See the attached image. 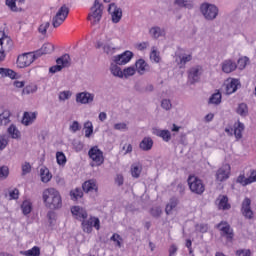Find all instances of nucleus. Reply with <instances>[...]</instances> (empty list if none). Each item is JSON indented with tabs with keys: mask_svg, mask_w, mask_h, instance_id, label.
Returning <instances> with one entry per match:
<instances>
[{
	"mask_svg": "<svg viewBox=\"0 0 256 256\" xmlns=\"http://www.w3.org/2000/svg\"><path fill=\"white\" fill-rule=\"evenodd\" d=\"M88 155H89L90 159H92V161L94 163H96L97 167H99V166L103 165V163H105V157L103 156V151H101V149H99L98 146L92 147L88 151Z\"/></svg>",
	"mask_w": 256,
	"mask_h": 256,
	"instance_id": "nucleus-9",
	"label": "nucleus"
},
{
	"mask_svg": "<svg viewBox=\"0 0 256 256\" xmlns=\"http://www.w3.org/2000/svg\"><path fill=\"white\" fill-rule=\"evenodd\" d=\"M141 151H151L153 149V139L151 137H144L139 144Z\"/></svg>",
	"mask_w": 256,
	"mask_h": 256,
	"instance_id": "nucleus-27",
	"label": "nucleus"
},
{
	"mask_svg": "<svg viewBox=\"0 0 256 256\" xmlns=\"http://www.w3.org/2000/svg\"><path fill=\"white\" fill-rule=\"evenodd\" d=\"M188 185L190 191L195 193V195H203V193H205V184H203V180L195 176H190L188 178Z\"/></svg>",
	"mask_w": 256,
	"mask_h": 256,
	"instance_id": "nucleus-4",
	"label": "nucleus"
},
{
	"mask_svg": "<svg viewBox=\"0 0 256 256\" xmlns=\"http://www.w3.org/2000/svg\"><path fill=\"white\" fill-rule=\"evenodd\" d=\"M137 70L135 69V67L130 66L128 68H125L122 73H123V77H125L127 79V77H133V75H135V72Z\"/></svg>",
	"mask_w": 256,
	"mask_h": 256,
	"instance_id": "nucleus-46",
	"label": "nucleus"
},
{
	"mask_svg": "<svg viewBox=\"0 0 256 256\" xmlns=\"http://www.w3.org/2000/svg\"><path fill=\"white\" fill-rule=\"evenodd\" d=\"M0 43L2 44L4 53H9L13 49V40L7 36L0 38Z\"/></svg>",
	"mask_w": 256,
	"mask_h": 256,
	"instance_id": "nucleus-28",
	"label": "nucleus"
},
{
	"mask_svg": "<svg viewBox=\"0 0 256 256\" xmlns=\"http://www.w3.org/2000/svg\"><path fill=\"white\" fill-rule=\"evenodd\" d=\"M153 133L157 137H161L163 141H166V142L171 141V132L169 130L154 129Z\"/></svg>",
	"mask_w": 256,
	"mask_h": 256,
	"instance_id": "nucleus-29",
	"label": "nucleus"
},
{
	"mask_svg": "<svg viewBox=\"0 0 256 256\" xmlns=\"http://www.w3.org/2000/svg\"><path fill=\"white\" fill-rule=\"evenodd\" d=\"M241 212L245 219H253V210H251V199L245 198L242 201Z\"/></svg>",
	"mask_w": 256,
	"mask_h": 256,
	"instance_id": "nucleus-16",
	"label": "nucleus"
},
{
	"mask_svg": "<svg viewBox=\"0 0 256 256\" xmlns=\"http://www.w3.org/2000/svg\"><path fill=\"white\" fill-rule=\"evenodd\" d=\"M9 145V137L7 135H0V151Z\"/></svg>",
	"mask_w": 256,
	"mask_h": 256,
	"instance_id": "nucleus-50",
	"label": "nucleus"
},
{
	"mask_svg": "<svg viewBox=\"0 0 256 256\" xmlns=\"http://www.w3.org/2000/svg\"><path fill=\"white\" fill-rule=\"evenodd\" d=\"M56 161L58 165H65L67 163V157L63 152H57L56 153Z\"/></svg>",
	"mask_w": 256,
	"mask_h": 256,
	"instance_id": "nucleus-45",
	"label": "nucleus"
},
{
	"mask_svg": "<svg viewBox=\"0 0 256 256\" xmlns=\"http://www.w3.org/2000/svg\"><path fill=\"white\" fill-rule=\"evenodd\" d=\"M1 77H9L10 79H15L17 73L9 68H0Z\"/></svg>",
	"mask_w": 256,
	"mask_h": 256,
	"instance_id": "nucleus-38",
	"label": "nucleus"
},
{
	"mask_svg": "<svg viewBox=\"0 0 256 256\" xmlns=\"http://www.w3.org/2000/svg\"><path fill=\"white\" fill-rule=\"evenodd\" d=\"M11 111L5 109L1 114H0V126L3 125H9L11 123Z\"/></svg>",
	"mask_w": 256,
	"mask_h": 256,
	"instance_id": "nucleus-30",
	"label": "nucleus"
},
{
	"mask_svg": "<svg viewBox=\"0 0 256 256\" xmlns=\"http://www.w3.org/2000/svg\"><path fill=\"white\" fill-rule=\"evenodd\" d=\"M241 87V82L239 79H232L230 82L226 84V95H231L235 93Z\"/></svg>",
	"mask_w": 256,
	"mask_h": 256,
	"instance_id": "nucleus-23",
	"label": "nucleus"
},
{
	"mask_svg": "<svg viewBox=\"0 0 256 256\" xmlns=\"http://www.w3.org/2000/svg\"><path fill=\"white\" fill-rule=\"evenodd\" d=\"M236 69H237V63H235V61L231 59L225 60L222 63L223 73H233V71H235Z\"/></svg>",
	"mask_w": 256,
	"mask_h": 256,
	"instance_id": "nucleus-25",
	"label": "nucleus"
},
{
	"mask_svg": "<svg viewBox=\"0 0 256 256\" xmlns=\"http://www.w3.org/2000/svg\"><path fill=\"white\" fill-rule=\"evenodd\" d=\"M209 103L219 105L221 103V94L219 92L213 94L209 99Z\"/></svg>",
	"mask_w": 256,
	"mask_h": 256,
	"instance_id": "nucleus-48",
	"label": "nucleus"
},
{
	"mask_svg": "<svg viewBox=\"0 0 256 256\" xmlns=\"http://www.w3.org/2000/svg\"><path fill=\"white\" fill-rule=\"evenodd\" d=\"M7 133L10 135L12 139H21V132L17 129V126L14 124L10 125L7 129Z\"/></svg>",
	"mask_w": 256,
	"mask_h": 256,
	"instance_id": "nucleus-32",
	"label": "nucleus"
},
{
	"mask_svg": "<svg viewBox=\"0 0 256 256\" xmlns=\"http://www.w3.org/2000/svg\"><path fill=\"white\" fill-rule=\"evenodd\" d=\"M248 183H255L256 181V170L252 171L250 176L247 178Z\"/></svg>",
	"mask_w": 256,
	"mask_h": 256,
	"instance_id": "nucleus-64",
	"label": "nucleus"
},
{
	"mask_svg": "<svg viewBox=\"0 0 256 256\" xmlns=\"http://www.w3.org/2000/svg\"><path fill=\"white\" fill-rule=\"evenodd\" d=\"M161 213H162L161 208H152L151 209V215L153 217H161Z\"/></svg>",
	"mask_w": 256,
	"mask_h": 256,
	"instance_id": "nucleus-63",
	"label": "nucleus"
},
{
	"mask_svg": "<svg viewBox=\"0 0 256 256\" xmlns=\"http://www.w3.org/2000/svg\"><path fill=\"white\" fill-rule=\"evenodd\" d=\"M108 13L111 14L112 23H119V21H121V17H123V10L117 7V4L115 3L109 4Z\"/></svg>",
	"mask_w": 256,
	"mask_h": 256,
	"instance_id": "nucleus-15",
	"label": "nucleus"
},
{
	"mask_svg": "<svg viewBox=\"0 0 256 256\" xmlns=\"http://www.w3.org/2000/svg\"><path fill=\"white\" fill-rule=\"evenodd\" d=\"M21 209H22L23 215H29L32 209L31 202L25 200L21 205Z\"/></svg>",
	"mask_w": 256,
	"mask_h": 256,
	"instance_id": "nucleus-43",
	"label": "nucleus"
},
{
	"mask_svg": "<svg viewBox=\"0 0 256 256\" xmlns=\"http://www.w3.org/2000/svg\"><path fill=\"white\" fill-rule=\"evenodd\" d=\"M55 51V46L51 43L44 44L39 50H36L34 54L36 55L37 59L41 57V55H49V53H53Z\"/></svg>",
	"mask_w": 256,
	"mask_h": 256,
	"instance_id": "nucleus-20",
	"label": "nucleus"
},
{
	"mask_svg": "<svg viewBox=\"0 0 256 256\" xmlns=\"http://www.w3.org/2000/svg\"><path fill=\"white\" fill-rule=\"evenodd\" d=\"M6 5L7 7H9V9L11 11H13L14 13H19L21 11H23V9L17 7V2L16 0H6Z\"/></svg>",
	"mask_w": 256,
	"mask_h": 256,
	"instance_id": "nucleus-42",
	"label": "nucleus"
},
{
	"mask_svg": "<svg viewBox=\"0 0 256 256\" xmlns=\"http://www.w3.org/2000/svg\"><path fill=\"white\" fill-rule=\"evenodd\" d=\"M37 91V86L36 85H29L26 86L22 90V95H30V93H35Z\"/></svg>",
	"mask_w": 256,
	"mask_h": 256,
	"instance_id": "nucleus-51",
	"label": "nucleus"
},
{
	"mask_svg": "<svg viewBox=\"0 0 256 256\" xmlns=\"http://www.w3.org/2000/svg\"><path fill=\"white\" fill-rule=\"evenodd\" d=\"M237 256H251V250L249 249H241L236 252Z\"/></svg>",
	"mask_w": 256,
	"mask_h": 256,
	"instance_id": "nucleus-61",
	"label": "nucleus"
},
{
	"mask_svg": "<svg viewBox=\"0 0 256 256\" xmlns=\"http://www.w3.org/2000/svg\"><path fill=\"white\" fill-rule=\"evenodd\" d=\"M40 177H41V181L43 183H49L53 176L51 175V172H49V169L41 168V170H40Z\"/></svg>",
	"mask_w": 256,
	"mask_h": 256,
	"instance_id": "nucleus-35",
	"label": "nucleus"
},
{
	"mask_svg": "<svg viewBox=\"0 0 256 256\" xmlns=\"http://www.w3.org/2000/svg\"><path fill=\"white\" fill-rule=\"evenodd\" d=\"M243 131H245V124L238 122V124L234 126V135L237 141L243 138Z\"/></svg>",
	"mask_w": 256,
	"mask_h": 256,
	"instance_id": "nucleus-31",
	"label": "nucleus"
},
{
	"mask_svg": "<svg viewBox=\"0 0 256 256\" xmlns=\"http://www.w3.org/2000/svg\"><path fill=\"white\" fill-rule=\"evenodd\" d=\"M131 175L135 179H139V177L141 175V168L137 165H132L131 166Z\"/></svg>",
	"mask_w": 256,
	"mask_h": 256,
	"instance_id": "nucleus-49",
	"label": "nucleus"
},
{
	"mask_svg": "<svg viewBox=\"0 0 256 256\" xmlns=\"http://www.w3.org/2000/svg\"><path fill=\"white\" fill-rule=\"evenodd\" d=\"M9 177V167L2 166L0 167V181H3Z\"/></svg>",
	"mask_w": 256,
	"mask_h": 256,
	"instance_id": "nucleus-47",
	"label": "nucleus"
},
{
	"mask_svg": "<svg viewBox=\"0 0 256 256\" xmlns=\"http://www.w3.org/2000/svg\"><path fill=\"white\" fill-rule=\"evenodd\" d=\"M119 64H116L115 62L110 65V71L114 77H119L120 79H123V71L121 70V67L118 66Z\"/></svg>",
	"mask_w": 256,
	"mask_h": 256,
	"instance_id": "nucleus-34",
	"label": "nucleus"
},
{
	"mask_svg": "<svg viewBox=\"0 0 256 256\" xmlns=\"http://www.w3.org/2000/svg\"><path fill=\"white\" fill-rule=\"evenodd\" d=\"M71 213L79 221L85 220V219H87V217H89V214L87 213V210H85L84 208H82L80 206L72 207L71 208Z\"/></svg>",
	"mask_w": 256,
	"mask_h": 256,
	"instance_id": "nucleus-17",
	"label": "nucleus"
},
{
	"mask_svg": "<svg viewBox=\"0 0 256 256\" xmlns=\"http://www.w3.org/2000/svg\"><path fill=\"white\" fill-rule=\"evenodd\" d=\"M216 203L218 205V209L221 211H229L231 209V204H229V198L226 195H220Z\"/></svg>",
	"mask_w": 256,
	"mask_h": 256,
	"instance_id": "nucleus-19",
	"label": "nucleus"
},
{
	"mask_svg": "<svg viewBox=\"0 0 256 256\" xmlns=\"http://www.w3.org/2000/svg\"><path fill=\"white\" fill-rule=\"evenodd\" d=\"M71 91H62L59 93V101H67V99H71Z\"/></svg>",
	"mask_w": 256,
	"mask_h": 256,
	"instance_id": "nucleus-52",
	"label": "nucleus"
},
{
	"mask_svg": "<svg viewBox=\"0 0 256 256\" xmlns=\"http://www.w3.org/2000/svg\"><path fill=\"white\" fill-rule=\"evenodd\" d=\"M68 15H69V7H67V5L61 6V8L56 13V15L52 18L53 27L57 29V27H60V25H63Z\"/></svg>",
	"mask_w": 256,
	"mask_h": 256,
	"instance_id": "nucleus-6",
	"label": "nucleus"
},
{
	"mask_svg": "<svg viewBox=\"0 0 256 256\" xmlns=\"http://www.w3.org/2000/svg\"><path fill=\"white\" fill-rule=\"evenodd\" d=\"M82 189L85 193H97L99 186L96 180L91 179L83 183Z\"/></svg>",
	"mask_w": 256,
	"mask_h": 256,
	"instance_id": "nucleus-18",
	"label": "nucleus"
},
{
	"mask_svg": "<svg viewBox=\"0 0 256 256\" xmlns=\"http://www.w3.org/2000/svg\"><path fill=\"white\" fill-rule=\"evenodd\" d=\"M161 107H162V109H165L166 111L171 110V107H172L171 100L163 99L161 102Z\"/></svg>",
	"mask_w": 256,
	"mask_h": 256,
	"instance_id": "nucleus-57",
	"label": "nucleus"
},
{
	"mask_svg": "<svg viewBox=\"0 0 256 256\" xmlns=\"http://www.w3.org/2000/svg\"><path fill=\"white\" fill-rule=\"evenodd\" d=\"M85 137L89 139L93 135V122L87 121L84 123Z\"/></svg>",
	"mask_w": 256,
	"mask_h": 256,
	"instance_id": "nucleus-41",
	"label": "nucleus"
},
{
	"mask_svg": "<svg viewBox=\"0 0 256 256\" xmlns=\"http://www.w3.org/2000/svg\"><path fill=\"white\" fill-rule=\"evenodd\" d=\"M192 60H193V55L191 54H180L176 56V59H175L180 69L185 68V65H187V63H189Z\"/></svg>",
	"mask_w": 256,
	"mask_h": 256,
	"instance_id": "nucleus-21",
	"label": "nucleus"
},
{
	"mask_svg": "<svg viewBox=\"0 0 256 256\" xmlns=\"http://www.w3.org/2000/svg\"><path fill=\"white\" fill-rule=\"evenodd\" d=\"M133 59V52L127 50L120 55H116L112 58L113 63L116 65H127L129 61Z\"/></svg>",
	"mask_w": 256,
	"mask_h": 256,
	"instance_id": "nucleus-13",
	"label": "nucleus"
},
{
	"mask_svg": "<svg viewBox=\"0 0 256 256\" xmlns=\"http://www.w3.org/2000/svg\"><path fill=\"white\" fill-rule=\"evenodd\" d=\"M42 199L44 201L45 207L55 211L63 207V199L61 198V193L55 188H48L43 191Z\"/></svg>",
	"mask_w": 256,
	"mask_h": 256,
	"instance_id": "nucleus-1",
	"label": "nucleus"
},
{
	"mask_svg": "<svg viewBox=\"0 0 256 256\" xmlns=\"http://www.w3.org/2000/svg\"><path fill=\"white\" fill-rule=\"evenodd\" d=\"M236 113H238V115L241 117H247L249 115V108L245 103H241L238 105Z\"/></svg>",
	"mask_w": 256,
	"mask_h": 256,
	"instance_id": "nucleus-40",
	"label": "nucleus"
},
{
	"mask_svg": "<svg viewBox=\"0 0 256 256\" xmlns=\"http://www.w3.org/2000/svg\"><path fill=\"white\" fill-rule=\"evenodd\" d=\"M95 101V94L84 91L76 94V103L80 105H91Z\"/></svg>",
	"mask_w": 256,
	"mask_h": 256,
	"instance_id": "nucleus-12",
	"label": "nucleus"
},
{
	"mask_svg": "<svg viewBox=\"0 0 256 256\" xmlns=\"http://www.w3.org/2000/svg\"><path fill=\"white\" fill-rule=\"evenodd\" d=\"M135 67L139 75H145V73L149 72L151 67L147 62L143 59H139L135 63Z\"/></svg>",
	"mask_w": 256,
	"mask_h": 256,
	"instance_id": "nucleus-22",
	"label": "nucleus"
},
{
	"mask_svg": "<svg viewBox=\"0 0 256 256\" xmlns=\"http://www.w3.org/2000/svg\"><path fill=\"white\" fill-rule=\"evenodd\" d=\"M177 205H179V199L171 198L165 208L166 215H171V213H173V209H175V207H177Z\"/></svg>",
	"mask_w": 256,
	"mask_h": 256,
	"instance_id": "nucleus-33",
	"label": "nucleus"
},
{
	"mask_svg": "<svg viewBox=\"0 0 256 256\" xmlns=\"http://www.w3.org/2000/svg\"><path fill=\"white\" fill-rule=\"evenodd\" d=\"M103 17V4L100 0H95L91 7V13L88 15V21H92V25H97Z\"/></svg>",
	"mask_w": 256,
	"mask_h": 256,
	"instance_id": "nucleus-2",
	"label": "nucleus"
},
{
	"mask_svg": "<svg viewBox=\"0 0 256 256\" xmlns=\"http://www.w3.org/2000/svg\"><path fill=\"white\" fill-rule=\"evenodd\" d=\"M114 129H115L116 131H125V130H127V124L124 123V122H122V123H116V124L114 125Z\"/></svg>",
	"mask_w": 256,
	"mask_h": 256,
	"instance_id": "nucleus-60",
	"label": "nucleus"
},
{
	"mask_svg": "<svg viewBox=\"0 0 256 256\" xmlns=\"http://www.w3.org/2000/svg\"><path fill=\"white\" fill-rule=\"evenodd\" d=\"M35 59H37L35 52L24 53L18 56L17 66L20 67V69H25V67H29V65H31Z\"/></svg>",
	"mask_w": 256,
	"mask_h": 256,
	"instance_id": "nucleus-8",
	"label": "nucleus"
},
{
	"mask_svg": "<svg viewBox=\"0 0 256 256\" xmlns=\"http://www.w3.org/2000/svg\"><path fill=\"white\" fill-rule=\"evenodd\" d=\"M200 12L207 21H215L219 15V8L215 4L203 3L200 6Z\"/></svg>",
	"mask_w": 256,
	"mask_h": 256,
	"instance_id": "nucleus-3",
	"label": "nucleus"
},
{
	"mask_svg": "<svg viewBox=\"0 0 256 256\" xmlns=\"http://www.w3.org/2000/svg\"><path fill=\"white\" fill-rule=\"evenodd\" d=\"M150 59L154 63H159V61H161V56L159 55V52L157 51V49H155V47H152V51L150 53Z\"/></svg>",
	"mask_w": 256,
	"mask_h": 256,
	"instance_id": "nucleus-44",
	"label": "nucleus"
},
{
	"mask_svg": "<svg viewBox=\"0 0 256 256\" xmlns=\"http://www.w3.org/2000/svg\"><path fill=\"white\" fill-rule=\"evenodd\" d=\"M27 173H31V164L25 162L22 165V175H27Z\"/></svg>",
	"mask_w": 256,
	"mask_h": 256,
	"instance_id": "nucleus-58",
	"label": "nucleus"
},
{
	"mask_svg": "<svg viewBox=\"0 0 256 256\" xmlns=\"http://www.w3.org/2000/svg\"><path fill=\"white\" fill-rule=\"evenodd\" d=\"M21 255L24 256H40L41 255V249L38 246H34L30 250L21 251Z\"/></svg>",
	"mask_w": 256,
	"mask_h": 256,
	"instance_id": "nucleus-36",
	"label": "nucleus"
},
{
	"mask_svg": "<svg viewBox=\"0 0 256 256\" xmlns=\"http://www.w3.org/2000/svg\"><path fill=\"white\" fill-rule=\"evenodd\" d=\"M48 27H51V23L45 22V23L41 24L38 28L39 33H41L42 35H46Z\"/></svg>",
	"mask_w": 256,
	"mask_h": 256,
	"instance_id": "nucleus-55",
	"label": "nucleus"
},
{
	"mask_svg": "<svg viewBox=\"0 0 256 256\" xmlns=\"http://www.w3.org/2000/svg\"><path fill=\"white\" fill-rule=\"evenodd\" d=\"M93 227H95L97 231L101 229V221L99 218L91 216L88 220H82V229L84 233H91Z\"/></svg>",
	"mask_w": 256,
	"mask_h": 256,
	"instance_id": "nucleus-7",
	"label": "nucleus"
},
{
	"mask_svg": "<svg viewBox=\"0 0 256 256\" xmlns=\"http://www.w3.org/2000/svg\"><path fill=\"white\" fill-rule=\"evenodd\" d=\"M249 61V58L247 56H244L240 59H238V69L243 70L245 67H247V62Z\"/></svg>",
	"mask_w": 256,
	"mask_h": 256,
	"instance_id": "nucleus-53",
	"label": "nucleus"
},
{
	"mask_svg": "<svg viewBox=\"0 0 256 256\" xmlns=\"http://www.w3.org/2000/svg\"><path fill=\"white\" fill-rule=\"evenodd\" d=\"M237 183H240L241 185H243L244 187L246 185H251L250 182L247 180V178L244 175H240L237 178Z\"/></svg>",
	"mask_w": 256,
	"mask_h": 256,
	"instance_id": "nucleus-59",
	"label": "nucleus"
},
{
	"mask_svg": "<svg viewBox=\"0 0 256 256\" xmlns=\"http://www.w3.org/2000/svg\"><path fill=\"white\" fill-rule=\"evenodd\" d=\"M35 119H37V113L24 112L23 117H22V125L29 127V125H33V123L35 122Z\"/></svg>",
	"mask_w": 256,
	"mask_h": 256,
	"instance_id": "nucleus-24",
	"label": "nucleus"
},
{
	"mask_svg": "<svg viewBox=\"0 0 256 256\" xmlns=\"http://www.w3.org/2000/svg\"><path fill=\"white\" fill-rule=\"evenodd\" d=\"M174 3L184 9H193L194 7L193 1L190 0H175Z\"/></svg>",
	"mask_w": 256,
	"mask_h": 256,
	"instance_id": "nucleus-37",
	"label": "nucleus"
},
{
	"mask_svg": "<svg viewBox=\"0 0 256 256\" xmlns=\"http://www.w3.org/2000/svg\"><path fill=\"white\" fill-rule=\"evenodd\" d=\"M149 34L152 39H159V37H165V28L154 26L150 28Z\"/></svg>",
	"mask_w": 256,
	"mask_h": 256,
	"instance_id": "nucleus-26",
	"label": "nucleus"
},
{
	"mask_svg": "<svg viewBox=\"0 0 256 256\" xmlns=\"http://www.w3.org/2000/svg\"><path fill=\"white\" fill-rule=\"evenodd\" d=\"M57 65H54L49 68V73L55 74L59 71H63L65 67L71 66V56L69 54H64L56 60Z\"/></svg>",
	"mask_w": 256,
	"mask_h": 256,
	"instance_id": "nucleus-5",
	"label": "nucleus"
},
{
	"mask_svg": "<svg viewBox=\"0 0 256 256\" xmlns=\"http://www.w3.org/2000/svg\"><path fill=\"white\" fill-rule=\"evenodd\" d=\"M11 199H19V189L15 188L9 192Z\"/></svg>",
	"mask_w": 256,
	"mask_h": 256,
	"instance_id": "nucleus-62",
	"label": "nucleus"
},
{
	"mask_svg": "<svg viewBox=\"0 0 256 256\" xmlns=\"http://www.w3.org/2000/svg\"><path fill=\"white\" fill-rule=\"evenodd\" d=\"M115 47L109 45V44H106L103 46V50H104V53H106V55H113L115 53Z\"/></svg>",
	"mask_w": 256,
	"mask_h": 256,
	"instance_id": "nucleus-56",
	"label": "nucleus"
},
{
	"mask_svg": "<svg viewBox=\"0 0 256 256\" xmlns=\"http://www.w3.org/2000/svg\"><path fill=\"white\" fill-rule=\"evenodd\" d=\"M216 227L222 232V237H226L227 241H233L235 234H233V229H231V226L227 222H220Z\"/></svg>",
	"mask_w": 256,
	"mask_h": 256,
	"instance_id": "nucleus-14",
	"label": "nucleus"
},
{
	"mask_svg": "<svg viewBox=\"0 0 256 256\" xmlns=\"http://www.w3.org/2000/svg\"><path fill=\"white\" fill-rule=\"evenodd\" d=\"M201 75H203V67L200 65L193 66L188 70V79L191 85H195V83H199L201 79Z\"/></svg>",
	"mask_w": 256,
	"mask_h": 256,
	"instance_id": "nucleus-10",
	"label": "nucleus"
},
{
	"mask_svg": "<svg viewBox=\"0 0 256 256\" xmlns=\"http://www.w3.org/2000/svg\"><path fill=\"white\" fill-rule=\"evenodd\" d=\"M231 175V165L224 164L216 171V181L223 183L227 181Z\"/></svg>",
	"mask_w": 256,
	"mask_h": 256,
	"instance_id": "nucleus-11",
	"label": "nucleus"
},
{
	"mask_svg": "<svg viewBox=\"0 0 256 256\" xmlns=\"http://www.w3.org/2000/svg\"><path fill=\"white\" fill-rule=\"evenodd\" d=\"M69 130H70L72 133H77V131H81V124H79V122L75 120V121H73L72 124L70 125Z\"/></svg>",
	"mask_w": 256,
	"mask_h": 256,
	"instance_id": "nucleus-54",
	"label": "nucleus"
},
{
	"mask_svg": "<svg viewBox=\"0 0 256 256\" xmlns=\"http://www.w3.org/2000/svg\"><path fill=\"white\" fill-rule=\"evenodd\" d=\"M70 197L72 201H77L83 197V190L81 188H75L70 191Z\"/></svg>",
	"mask_w": 256,
	"mask_h": 256,
	"instance_id": "nucleus-39",
	"label": "nucleus"
}]
</instances>
